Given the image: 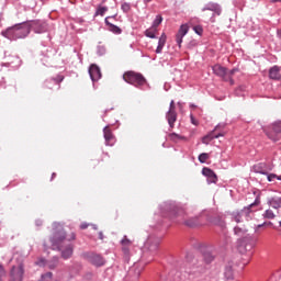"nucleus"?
<instances>
[{
	"label": "nucleus",
	"mask_w": 281,
	"mask_h": 281,
	"mask_svg": "<svg viewBox=\"0 0 281 281\" xmlns=\"http://www.w3.org/2000/svg\"><path fill=\"white\" fill-rule=\"evenodd\" d=\"M49 240H50L52 249L61 251V258L64 260H69V258L74 256V244H68L65 247V249H63V243L67 240V232H65V228L59 227L55 229Z\"/></svg>",
	"instance_id": "obj_1"
},
{
	"label": "nucleus",
	"mask_w": 281,
	"mask_h": 281,
	"mask_svg": "<svg viewBox=\"0 0 281 281\" xmlns=\"http://www.w3.org/2000/svg\"><path fill=\"white\" fill-rule=\"evenodd\" d=\"M1 35L9 41H18V38H25L30 35V26L27 22H22L19 24H14L11 27L1 32Z\"/></svg>",
	"instance_id": "obj_2"
},
{
	"label": "nucleus",
	"mask_w": 281,
	"mask_h": 281,
	"mask_svg": "<svg viewBox=\"0 0 281 281\" xmlns=\"http://www.w3.org/2000/svg\"><path fill=\"white\" fill-rule=\"evenodd\" d=\"M161 244V239L159 237H155L150 235L143 246V258L147 260V262H151V260L159 252V245Z\"/></svg>",
	"instance_id": "obj_3"
},
{
	"label": "nucleus",
	"mask_w": 281,
	"mask_h": 281,
	"mask_svg": "<svg viewBox=\"0 0 281 281\" xmlns=\"http://www.w3.org/2000/svg\"><path fill=\"white\" fill-rule=\"evenodd\" d=\"M260 205V194H258L252 203L245 206L240 211H235L232 213V218L235 223H243V221H251V214L256 212V207Z\"/></svg>",
	"instance_id": "obj_4"
},
{
	"label": "nucleus",
	"mask_w": 281,
	"mask_h": 281,
	"mask_svg": "<svg viewBox=\"0 0 281 281\" xmlns=\"http://www.w3.org/2000/svg\"><path fill=\"white\" fill-rule=\"evenodd\" d=\"M123 80L124 82H127V85L136 87V89H144L146 86H148V80H146V77H144V75L140 72H135L134 70L125 71L123 74Z\"/></svg>",
	"instance_id": "obj_5"
},
{
	"label": "nucleus",
	"mask_w": 281,
	"mask_h": 281,
	"mask_svg": "<svg viewBox=\"0 0 281 281\" xmlns=\"http://www.w3.org/2000/svg\"><path fill=\"white\" fill-rule=\"evenodd\" d=\"M81 258H83V260H87V262H89L93 267L100 268L106 265V259H104L102 255L94 251L82 252Z\"/></svg>",
	"instance_id": "obj_6"
},
{
	"label": "nucleus",
	"mask_w": 281,
	"mask_h": 281,
	"mask_svg": "<svg viewBox=\"0 0 281 281\" xmlns=\"http://www.w3.org/2000/svg\"><path fill=\"white\" fill-rule=\"evenodd\" d=\"M25 276V266L23 262H20L18 266H12L9 271V280L8 281H23Z\"/></svg>",
	"instance_id": "obj_7"
},
{
	"label": "nucleus",
	"mask_w": 281,
	"mask_h": 281,
	"mask_svg": "<svg viewBox=\"0 0 281 281\" xmlns=\"http://www.w3.org/2000/svg\"><path fill=\"white\" fill-rule=\"evenodd\" d=\"M29 26V32H35V34H45L47 32V22L42 20H33L26 22Z\"/></svg>",
	"instance_id": "obj_8"
},
{
	"label": "nucleus",
	"mask_w": 281,
	"mask_h": 281,
	"mask_svg": "<svg viewBox=\"0 0 281 281\" xmlns=\"http://www.w3.org/2000/svg\"><path fill=\"white\" fill-rule=\"evenodd\" d=\"M213 74L218 78H222L224 82H229V85H234V78L229 77L227 74V68L223 67L222 65L217 64L212 67Z\"/></svg>",
	"instance_id": "obj_9"
},
{
	"label": "nucleus",
	"mask_w": 281,
	"mask_h": 281,
	"mask_svg": "<svg viewBox=\"0 0 281 281\" xmlns=\"http://www.w3.org/2000/svg\"><path fill=\"white\" fill-rule=\"evenodd\" d=\"M166 120L169 125V131H172V128H175V124L177 122V106L175 105V100L170 101L169 110L166 113Z\"/></svg>",
	"instance_id": "obj_10"
},
{
	"label": "nucleus",
	"mask_w": 281,
	"mask_h": 281,
	"mask_svg": "<svg viewBox=\"0 0 281 281\" xmlns=\"http://www.w3.org/2000/svg\"><path fill=\"white\" fill-rule=\"evenodd\" d=\"M65 80V76L63 75H57L56 77H52L49 79H46L44 81V89H56L57 91L60 90V83Z\"/></svg>",
	"instance_id": "obj_11"
},
{
	"label": "nucleus",
	"mask_w": 281,
	"mask_h": 281,
	"mask_svg": "<svg viewBox=\"0 0 281 281\" xmlns=\"http://www.w3.org/2000/svg\"><path fill=\"white\" fill-rule=\"evenodd\" d=\"M206 10H209L210 12H213V15L211 16V23L216 22L214 16H221V14H223V8H221V4H218L216 2L206 3L204 5V8L202 9V12H206Z\"/></svg>",
	"instance_id": "obj_12"
},
{
	"label": "nucleus",
	"mask_w": 281,
	"mask_h": 281,
	"mask_svg": "<svg viewBox=\"0 0 281 281\" xmlns=\"http://www.w3.org/2000/svg\"><path fill=\"white\" fill-rule=\"evenodd\" d=\"M256 243H258V239L254 238L252 236L244 237L239 245V251L241 254H245V251H251V249L256 247Z\"/></svg>",
	"instance_id": "obj_13"
},
{
	"label": "nucleus",
	"mask_w": 281,
	"mask_h": 281,
	"mask_svg": "<svg viewBox=\"0 0 281 281\" xmlns=\"http://www.w3.org/2000/svg\"><path fill=\"white\" fill-rule=\"evenodd\" d=\"M221 128H225V125L218 124L211 133H209L202 138V144L207 145L213 139H218V137H223V132L216 133V131H221Z\"/></svg>",
	"instance_id": "obj_14"
},
{
	"label": "nucleus",
	"mask_w": 281,
	"mask_h": 281,
	"mask_svg": "<svg viewBox=\"0 0 281 281\" xmlns=\"http://www.w3.org/2000/svg\"><path fill=\"white\" fill-rule=\"evenodd\" d=\"M160 209L162 214H167V216H177V212H179V207L172 202H165Z\"/></svg>",
	"instance_id": "obj_15"
},
{
	"label": "nucleus",
	"mask_w": 281,
	"mask_h": 281,
	"mask_svg": "<svg viewBox=\"0 0 281 281\" xmlns=\"http://www.w3.org/2000/svg\"><path fill=\"white\" fill-rule=\"evenodd\" d=\"M190 32V26L188 24H181L178 33L176 34V43L178 47L181 49V43H183V36Z\"/></svg>",
	"instance_id": "obj_16"
},
{
	"label": "nucleus",
	"mask_w": 281,
	"mask_h": 281,
	"mask_svg": "<svg viewBox=\"0 0 281 281\" xmlns=\"http://www.w3.org/2000/svg\"><path fill=\"white\" fill-rule=\"evenodd\" d=\"M103 137L105 139V146H115V135L111 131V125H106L103 128Z\"/></svg>",
	"instance_id": "obj_17"
},
{
	"label": "nucleus",
	"mask_w": 281,
	"mask_h": 281,
	"mask_svg": "<svg viewBox=\"0 0 281 281\" xmlns=\"http://www.w3.org/2000/svg\"><path fill=\"white\" fill-rule=\"evenodd\" d=\"M89 76H90L92 82H98V80H100V78H102V71L100 70V67L95 64L90 65Z\"/></svg>",
	"instance_id": "obj_18"
},
{
	"label": "nucleus",
	"mask_w": 281,
	"mask_h": 281,
	"mask_svg": "<svg viewBox=\"0 0 281 281\" xmlns=\"http://www.w3.org/2000/svg\"><path fill=\"white\" fill-rule=\"evenodd\" d=\"M202 175L203 177H206L207 183H217L218 181V176H216V172L209 167L202 168Z\"/></svg>",
	"instance_id": "obj_19"
},
{
	"label": "nucleus",
	"mask_w": 281,
	"mask_h": 281,
	"mask_svg": "<svg viewBox=\"0 0 281 281\" xmlns=\"http://www.w3.org/2000/svg\"><path fill=\"white\" fill-rule=\"evenodd\" d=\"M117 14L106 16L105 18V25L108 26L109 32H112V34H122V29L120 26L113 24L111 20L116 19Z\"/></svg>",
	"instance_id": "obj_20"
},
{
	"label": "nucleus",
	"mask_w": 281,
	"mask_h": 281,
	"mask_svg": "<svg viewBox=\"0 0 281 281\" xmlns=\"http://www.w3.org/2000/svg\"><path fill=\"white\" fill-rule=\"evenodd\" d=\"M205 222L203 221V216H194V217H190L188 220L184 221V225L187 227H201V225H203Z\"/></svg>",
	"instance_id": "obj_21"
},
{
	"label": "nucleus",
	"mask_w": 281,
	"mask_h": 281,
	"mask_svg": "<svg viewBox=\"0 0 281 281\" xmlns=\"http://www.w3.org/2000/svg\"><path fill=\"white\" fill-rule=\"evenodd\" d=\"M202 256L206 265H211V262H214V259L216 258L214 252H212L210 249L202 250Z\"/></svg>",
	"instance_id": "obj_22"
},
{
	"label": "nucleus",
	"mask_w": 281,
	"mask_h": 281,
	"mask_svg": "<svg viewBox=\"0 0 281 281\" xmlns=\"http://www.w3.org/2000/svg\"><path fill=\"white\" fill-rule=\"evenodd\" d=\"M270 80H281L280 66H273L269 69Z\"/></svg>",
	"instance_id": "obj_23"
},
{
	"label": "nucleus",
	"mask_w": 281,
	"mask_h": 281,
	"mask_svg": "<svg viewBox=\"0 0 281 281\" xmlns=\"http://www.w3.org/2000/svg\"><path fill=\"white\" fill-rule=\"evenodd\" d=\"M166 41H168V36L166 35V33H162L158 40L156 54H161L164 52V47H166Z\"/></svg>",
	"instance_id": "obj_24"
},
{
	"label": "nucleus",
	"mask_w": 281,
	"mask_h": 281,
	"mask_svg": "<svg viewBox=\"0 0 281 281\" xmlns=\"http://www.w3.org/2000/svg\"><path fill=\"white\" fill-rule=\"evenodd\" d=\"M252 170L258 175H269V172L267 171V164L265 162L254 165Z\"/></svg>",
	"instance_id": "obj_25"
},
{
	"label": "nucleus",
	"mask_w": 281,
	"mask_h": 281,
	"mask_svg": "<svg viewBox=\"0 0 281 281\" xmlns=\"http://www.w3.org/2000/svg\"><path fill=\"white\" fill-rule=\"evenodd\" d=\"M168 137L170 142H173V144H179V142H188V137L179 135L177 133H170Z\"/></svg>",
	"instance_id": "obj_26"
},
{
	"label": "nucleus",
	"mask_w": 281,
	"mask_h": 281,
	"mask_svg": "<svg viewBox=\"0 0 281 281\" xmlns=\"http://www.w3.org/2000/svg\"><path fill=\"white\" fill-rule=\"evenodd\" d=\"M268 204L270 207H273L274 210H280L281 207V198H271L268 200Z\"/></svg>",
	"instance_id": "obj_27"
},
{
	"label": "nucleus",
	"mask_w": 281,
	"mask_h": 281,
	"mask_svg": "<svg viewBox=\"0 0 281 281\" xmlns=\"http://www.w3.org/2000/svg\"><path fill=\"white\" fill-rule=\"evenodd\" d=\"M224 278L226 281L235 280L234 279V269L232 268V266L225 267Z\"/></svg>",
	"instance_id": "obj_28"
},
{
	"label": "nucleus",
	"mask_w": 281,
	"mask_h": 281,
	"mask_svg": "<svg viewBox=\"0 0 281 281\" xmlns=\"http://www.w3.org/2000/svg\"><path fill=\"white\" fill-rule=\"evenodd\" d=\"M59 260H60V259L58 258V256H54V257L47 262L48 269H50L52 271H54V269H56V267H58Z\"/></svg>",
	"instance_id": "obj_29"
},
{
	"label": "nucleus",
	"mask_w": 281,
	"mask_h": 281,
	"mask_svg": "<svg viewBox=\"0 0 281 281\" xmlns=\"http://www.w3.org/2000/svg\"><path fill=\"white\" fill-rule=\"evenodd\" d=\"M156 34H157V27L155 26H150L145 31V36H147V38H157Z\"/></svg>",
	"instance_id": "obj_30"
},
{
	"label": "nucleus",
	"mask_w": 281,
	"mask_h": 281,
	"mask_svg": "<svg viewBox=\"0 0 281 281\" xmlns=\"http://www.w3.org/2000/svg\"><path fill=\"white\" fill-rule=\"evenodd\" d=\"M106 12H109V7H102V4H99L94 13V16H104Z\"/></svg>",
	"instance_id": "obj_31"
},
{
	"label": "nucleus",
	"mask_w": 281,
	"mask_h": 281,
	"mask_svg": "<svg viewBox=\"0 0 281 281\" xmlns=\"http://www.w3.org/2000/svg\"><path fill=\"white\" fill-rule=\"evenodd\" d=\"M162 21H164V18L161 15H156L151 26L158 29L159 25H161Z\"/></svg>",
	"instance_id": "obj_32"
},
{
	"label": "nucleus",
	"mask_w": 281,
	"mask_h": 281,
	"mask_svg": "<svg viewBox=\"0 0 281 281\" xmlns=\"http://www.w3.org/2000/svg\"><path fill=\"white\" fill-rule=\"evenodd\" d=\"M272 131L277 135L281 133V121H277L272 124Z\"/></svg>",
	"instance_id": "obj_33"
},
{
	"label": "nucleus",
	"mask_w": 281,
	"mask_h": 281,
	"mask_svg": "<svg viewBox=\"0 0 281 281\" xmlns=\"http://www.w3.org/2000/svg\"><path fill=\"white\" fill-rule=\"evenodd\" d=\"M200 164H205L210 159V154L207 153H202L198 157Z\"/></svg>",
	"instance_id": "obj_34"
},
{
	"label": "nucleus",
	"mask_w": 281,
	"mask_h": 281,
	"mask_svg": "<svg viewBox=\"0 0 281 281\" xmlns=\"http://www.w3.org/2000/svg\"><path fill=\"white\" fill-rule=\"evenodd\" d=\"M266 177H267V180L270 181V182L276 181V179L278 181H281V176H278L276 173H268V175H266Z\"/></svg>",
	"instance_id": "obj_35"
},
{
	"label": "nucleus",
	"mask_w": 281,
	"mask_h": 281,
	"mask_svg": "<svg viewBox=\"0 0 281 281\" xmlns=\"http://www.w3.org/2000/svg\"><path fill=\"white\" fill-rule=\"evenodd\" d=\"M193 32L198 34V36H203V26L202 25H193L192 26Z\"/></svg>",
	"instance_id": "obj_36"
},
{
	"label": "nucleus",
	"mask_w": 281,
	"mask_h": 281,
	"mask_svg": "<svg viewBox=\"0 0 281 281\" xmlns=\"http://www.w3.org/2000/svg\"><path fill=\"white\" fill-rule=\"evenodd\" d=\"M121 10L125 13L128 14L131 12V3L128 2H123L121 5Z\"/></svg>",
	"instance_id": "obj_37"
},
{
	"label": "nucleus",
	"mask_w": 281,
	"mask_h": 281,
	"mask_svg": "<svg viewBox=\"0 0 281 281\" xmlns=\"http://www.w3.org/2000/svg\"><path fill=\"white\" fill-rule=\"evenodd\" d=\"M263 218L273 220L276 218V214L271 210H266L263 213Z\"/></svg>",
	"instance_id": "obj_38"
},
{
	"label": "nucleus",
	"mask_w": 281,
	"mask_h": 281,
	"mask_svg": "<svg viewBox=\"0 0 281 281\" xmlns=\"http://www.w3.org/2000/svg\"><path fill=\"white\" fill-rule=\"evenodd\" d=\"M97 54L98 56H104L106 54V47L102 45L97 46Z\"/></svg>",
	"instance_id": "obj_39"
},
{
	"label": "nucleus",
	"mask_w": 281,
	"mask_h": 281,
	"mask_svg": "<svg viewBox=\"0 0 281 281\" xmlns=\"http://www.w3.org/2000/svg\"><path fill=\"white\" fill-rule=\"evenodd\" d=\"M234 232H235L236 236H243V234H245L246 231L240 228L239 226H235Z\"/></svg>",
	"instance_id": "obj_40"
},
{
	"label": "nucleus",
	"mask_w": 281,
	"mask_h": 281,
	"mask_svg": "<svg viewBox=\"0 0 281 281\" xmlns=\"http://www.w3.org/2000/svg\"><path fill=\"white\" fill-rule=\"evenodd\" d=\"M45 278H47L48 280H52V278H54V273H52V272H46V273L42 274L40 281H45Z\"/></svg>",
	"instance_id": "obj_41"
},
{
	"label": "nucleus",
	"mask_w": 281,
	"mask_h": 281,
	"mask_svg": "<svg viewBox=\"0 0 281 281\" xmlns=\"http://www.w3.org/2000/svg\"><path fill=\"white\" fill-rule=\"evenodd\" d=\"M121 245H123V247H128V245H131V239L124 236V238L121 240Z\"/></svg>",
	"instance_id": "obj_42"
},
{
	"label": "nucleus",
	"mask_w": 281,
	"mask_h": 281,
	"mask_svg": "<svg viewBox=\"0 0 281 281\" xmlns=\"http://www.w3.org/2000/svg\"><path fill=\"white\" fill-rule=\"evenodd\" d=\"M5 276V268L0 263V281H3V277Z\"/></svg>",
	"instance_id": "obj_43"
},
{
	"label": "nucleus",
	"mask_w": 281,
	"mask_h": 281,
	"mask_svg": "<svg viewBox=\"0 0 281 281\" xmlns=\"http://www.w3.org/2000/svg\"><path fill=\"white\" fill-rule=\"evenodd\" d=\"M191 124L199 126V121L194 117V114H190Z\"/></svg>",
	"instance_id": "obj_44"
},
{
	"label": "nucleus",
	"mask_w": 281,
	"mask_h": 281,
	"mask_svg": "<svg viewBox=\"0 0 281 281\" xmlns=\"http://www.w3.org/2000/svg\"><path fill=\"white\" fill-rule=\"evenodd\" d=\"M198 43L196 41H191L188 43V49H194V47H196Z\"/></svg>",
	"instance_id": "obj_45"
},
{
	"label": "nucleus",
	"mask_w": 281,
	"mask_h": 281,
	"mask_svg": "<svg viewBox=\"0 0 281 281\" xmlns=\"http://www.w3.org/2000/svg\"><path fill=\"white\" fill-rule=\"evenodd\" d=\"M269 139H272V142H278L280 138H278V136H274L273 134L271 133H267Z\"/></svg>",
	"instance_id": "obj_46"
},
{
	"label": "nucleus",
	"mask_w": 281,
	"mask_h": 281,
	"mask_svg": "<svg viewBox=\"0 0 281 281\" xmlns=\"http://www.w3.org/2000/svg\"><path fill=\"white\" fill-rule=\"evenodd\" d=\"M236 71H238L236 68H233L231 70H227V75L229 76V78H232V76H234V74H236Z\"/></svg>",
	"instance_id": "obj_47"
},
{
	"label": "nucleus",
	"mask_w": 281,
	"mask_h": 281,
	"mask_svg": "<svg viewBox=\"0 0 281 281\" xmlns=\"http://www.w3.org/2000/svg\"><path fill=\"white\" fill-rule=\"evenodd\" d=\"M5 85H7L5 78H2V79L0 80V89H5Z\"/></svg>",
	"instance_id": "obj_48"
},
{
	"label": "nucleus",
	"mask_w": 281,
	"mask_h": 281,
	"mask_svg": "<svg viewBox=\"0 0 281 281\" xmlns=\"http://www.w3.org/2000/svg\"><path fill=\"white\" fill-rule=\"evenodd\" d=\"M123 254L124 256H130L131 250L127 247H123Z\"/></svg>",
	"instance_id": "obj_49"
},
{
	"label": "nucleus",
	"mask_w": 281,
	"mask_h": 281,
	"mask_svg": "<svg viewBox=\"0 0 281 281\" xmlns=\"http://www.w3.org/2000/svg\"><path fill=\"white\" fill-rule=\"evenodd\" d=\"M89 224L87 222L80 224V229H87Z\"/></svg>",
	"instance_id": "obj_50"
},
{
	"label": "nucleus",
	"mask_w": 281,
	"mask_h": 281,
	"mask_svg": "<svg viewBox=\"0 0 281 281\" xmlns=\"http://www.w3.org/2000/svg\"><path fill=\"white\" fill-rule=\"evenodd\" d=\"M35 225H36V227H42V225H43V220H36V221H35Z\"/></svg>",
	"instance_id": "obj_51"
},
{
	"label": "nucleus",
	"mask_w": 281,
	"mask_h": 281,
	"mask_svg": "<svg viewBox=\"0 0 281 281\" xmlns=\"http://www.w3.org/2000/svg\"><path fill=\"white\" fill-rule=\"evenodd\" d=\"M69 241L76 240V233H71L70 238H68Z\"/></svg>",
	"instance_id": "obj_52"
},
{
	"label": "nucleus",
	"mask_w": 281,
	"mask_h": 281,
	"mask_svg": "<svg viewBox=\"0 0 281 281\" xmlns=\"http://www.w3.org/2000/svg\"><path fill=\"white\" fill-rule=\"evenodd\" d=\"M46 262H47V260L42 258V259L38 260L37 265H45Z\"/></svg>",
	"instance_id": "obj_53"
},
{
	"label": "nucleus",
	"mask_w": 281,
	"mask_h": 281,
	"mask_svg": "<svg viewBox=\"0 0 281 281\" xmlns=\"http://www.w3.org/2000/svg\"><path fill=\"white\" fill-rule=\"evenodd\" d=\"M265 225H273V223H271V222H265L263 224H261V225H258V227H265Z\"/></svg>",
	"instance_id": "obj_54"
},
{
	"label": "nucleus",
	"mask_w": 281,
	"mask_h": 281,
	"mask_svg": "<svg viewBox=\"0 0 281 281\" xmlns=\"http://www.w3.org/2000/svg\"><path fill=\"white\" fill-rule=\"evenodd\" d=\"M99 240H104V234L102 232H99Z\"/></svg>",
	"instance_id": "obj_55"
},
{
	"label": "nucleus",
	"mask_w": 281,
	"mask_h": 281,
	"mask_svg": "<svg viewBox=\"0 0 281 281\" xmlns=\"http://www.w3.org/2000/svg\"><path fill=\"white\" fill-rule=\"evenodd\" d=\"M135 273H136V278H138V276L142 273V270L140 269H136Z\"/></svg>",
	"instance_id": "obj_56"
},
{
	"label": "nucleus",
	"mask_w": 281,
	"mask_h": 281,
	"mask_svg": "<svg viewBox=\"0 0 281 281\" xmlns=\"http://www.w3.org/2000/svg\"><path fill=\"white\" fill-rule=\"evenodd\" d=\"M54 179H56V172L52 173L50 181H54Z\"/></svg>",
	"instance_id": "obj_57"
},
{
	"label": "nucleus",
	"mask_w": 281,
	"mask_h": 281,
	"mask_svg": "<svg viewBox=\"0 0 281 281\" xmlns=\"http://www.w3.org/2000/svg\"><path fill=\"white\" fill-rule=\"evenodd\" d=\"M270 3H281V0H270Z\"/></svg>",
	"instance_id": "obj_58"
},
{
	"label": "nucleus",
	"mask_w": 281,
	"mask_h": 281,
	"mask_svg": "<svg viewBox=\"0 0 281 281\" xmlns=\"http://www.w3.org/2000/svg\"><path fill=\"white\" fill-rule=\"evenodd\" d=\"M109 111H113V108H111L110 110H105V111H104V116H103V117H106V114L109 113Z\"/></svg>",
	"instance_id": "obj_59"
},
{
	"label": "nucleus",
	"mask_w": 281,
	"mask_h": 281,
	"mask_svg": "<svg viewBox=\"0 0 281 281\" xmlns=\"http://www.w3.org/2000/svg\"><path fill=\"white\" fill-rule=\"evenodd\" d=\"M91 227H92V229H95V231H98V225H95V224H92V225H91Z\"/></svg>",
	"instance_id": "obj_60"
},
{
	"label": "nucleus",
	"mask_w": 281,
	"mask_h": 281,
	"mask_svg": "<svg viewBox=\"0 0 281 281\" xmlns=\"http://www.w3.org/2000/svg\"><path fill=\"white\" fill-rule=\"evenodd\" d=\"M277 34H278L279 38L281 40V29L278 30Z\"/></svg>",
	"instance_id": "obj_61"
},
{
	"label": "nucleus",
	"mask_w": 281,
	"mask_h": 281,
	"mask_svg": "<svg viewBox=\"0 0 281 281\" xmlns=\"http://www.w3.org/2000/svg\"><path fill=\"white\" fill-rule=\"evenodd\" d=\"M190 109H196V105L194 103H191Z\"/></svg>",
	"instance_id": "obj_62"
},
{
	"label": "nucleus",
	"mask_w": 281,
	"mask_h": 281,
	"mask_svg": "<svg viewBox=\"0 0 281 281\" xmlns=\"http://www.w3.org/2000/svg\"><path fill=\"white\" fill-rule=\"evenodd\" d=\"M12 90H13L12 93H16V87H13Z\"/></svg>",
	"instance_id": "obj_63"
},
{
	"label": "nucleus",
	"mask_w": 281,
	"mask_h": 281,
	"mask_svg": "<svg viewBox=\"0 0 281 281\" xmlns=\"http://www.w3.org/2000/svg\"><path fill=\"white\" fill-rule=\"evenodd\" d=\"M153 0H144V3H150Z\"/></svg>",
	"instance_id": "obj_64"
}]
</instances>
